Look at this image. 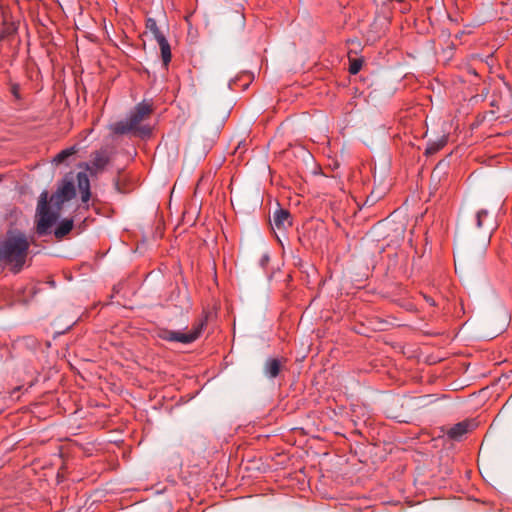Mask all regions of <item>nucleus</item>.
I'll list each match as a JSON object with an SVG mask.
<instances>
[{
    "instance_id": "1",
    "label": "nucleus",
    "mask_w": 512,
    "mask_h": 512,
    "mask_svg": "<svg viewBox=\"0 0 512 512\" xmlns=\"http://www.w3.org/2000/svg\"><path fill=\"white\" fill-rule=\"evenodd\" d=\"M75 196L74 184L70 181L64 182L51 196L50 202L52 208L48 205V192L43 191L40 194L37 207V233L39 235L47 234L48 230L54 225L60 215L61 206Z\"/></svg>"
},
{
    "instance_id": "2",
    "label": "nucleus",
    "mask_w": 512,
    "mask_h": 512,
    "mask_svg": "<svg viewBox=\"0 0 512 512\" xmlns=\"http://www.w3.org/2000/svg\"><path fill=\"white\" fill-rule=\"evenodd\" d=\"M151 112V105L145 102H141L136 105L126 120L118 121L112 124L110 129L114 134L123 135L133 132L142 137L149 136L151 132L150 127L140 124L151 114Z\"/></svg>"
},
{
    "instance_id": "3",
    "label": "nucleus",
    "mask_w": 512,
    "mask_h": 512,
    "mask_svg": "<svg viewBox=\"0 0 512 512\" xmlns=\"http://www.w3.org/2000/svg\"><path fill=\"white\" fill-rule=\"evenodd\" d=\"M29 243L21 233L9 234L0 245V259L14 264L19 271L25 263Z\"/></svg>"
},
{
    "instance_id": "4",
    "label": "nucleus",
    "mask_w": 512,
    "mask_h": 512,
    "mask_svg": "<svg viewBox=\"0 0 512 512\" xmlns=\"http://www.w3.org/2000/svg\"><path fill=\"white\" fill-rule=\"evenodd\" d=\"M205 324L206 321L201 319L193 323L189 332L167 331L165 332L164 339L171 342H180L183 344L192 343L201 335Z\"/></svg>"
},
{
    "instance_id": "5",
    "label": "nucleus",
    "mask_w": 512,
    "mask_h": 512,
    "mask_svg": "<svg viewBox=\"0 0 512 512\" xmlns=\"http://www.w3.org/2000/svg\"><path fill=\"white\" fill-rule=\"evenodd\" d=\"M273 229L286 230L292 226V220L290 212L283 208H278L273 213V219L271 222Z\"/></svg>"
},
{
    "instance_id": "6",
    "label": "nucleus",
    "mask_w": 512,
    "mask_h": 512,
    "mask_svg": "<svg viewBox=\"0 0 512 512\" xmlns=\"http://www.w3.org/2000/svg\"><path fill=\"white\" fill-rule=\"evenodd\" d=\"M109 162V156L106 151H98L96 152L90 164H87L86 168L91 174H97L102 171Z\"/></svg>"
},
{
    "instance_id": "7",
    "label": "nucleus",
    "mask_w": 512,
    "mask_h": 512,
    "mask_svg": "<svg viewBox=\"0 0 512 512\" xmlns=\"http://www.w3.org/2000/svg\"><path fill=\"white\" fill-rule=\"evenodd\" d=\"M474 427L471 421H462L452 426L447 431V436L453 440H460L465 434L471 431Z\"/></svg>"
},
{
    "instance_id": "8",
    "label": "nucleus",
    "mask_w": 512,
    "mask_h": 512,
    "mask_svg": "<svg viewBox=\"0 0 512 512\" xmlns=\"http://www.w3.org/2000/svg\"><path fill=\"white\" fill-rule=\"evenodd\" d=\"M77 185L81 193V200L83 203H87L90 200V181L88 175L85 172H79L77 174Z\"/></svg>"
},
{
    "instance_id": "9",
    "label": "nucleus",
    "mask_w": 512,
    "mask_h": 512,
    "mask_svg": "<svg viewBox=\"0 0 512 512\" xmlns=\"http://www.w3.org/2000/svg\"><path fill=\"white\" fill-rule=\"evenodd\" d=\"M281 360L277 358L268 359L265 363V374L270 378H276L281 370Z\"/></svg>"
},
{
    "instance_id": "10",
    "label": "nucleus",
    "mask_w": 512,
    "mask_h": 512,
    "mask_svg": "<svg viewBox=\"0 0 512 512\" xmlns=\"http://www.w3.org/2000/svg\"><path fill=\"white\" fill-rule=\"evenodd\" d=\"M448 142V136L442 135L438 137L436 140H432L428 142L427 148H426V154L432 155L437 153L439 150H441Z\"/></svg>"
},
{
    "instance_id": "11",
    "label": "nucleus",
    "mask_w": 512,
    "mask_h": 512,
    "mask_svg": "<svg viewBox=\"0 0 512 512\" xmlns=\"http://www.w3.org/2000/svg\"><path fill=\"white\" fill-rule=\"evenodd\" d=\"M73 228V220L65 219L59 223L57 228L55 229V237L58 239H62L66 236Z\"/></svg>"
},
{
    "instance_id": "12",
    "label": "nucleus",
    "mask_w": 512,
    "mask_h": 512,
    "mask_svg": "<svg viewBox=\"0 0 512 512\" xmlns=\"http://www.w3.org/2000/svg\"><path fill=\"white\" fill-rule=\"evenodd\" d=\"M160 50H161V56L162 60L165 66L168 65V63L171 61V50L170 45L166 39V37H160V39L157 41Z\"/></svg>"
},
{
    "instance_id": "13",
    "label": "nucleus",
    "mask_w": 512,
    "mask_h": 512,
    "mask_svg": "<svg viewBox=\"0 0 512 512\" xmlns=\"http://www.w3.org/2000/svg\"><path fill=\"white\" fill-rule=\"evenodd\" d=\"M146 28L153 34L156 41L160 39V37H165L164 34L158 28L157 22L155 19L148 18L146 21Z\"/></svg>"
},
{
    "instance_id": "14",
    "label": "nucleus",
    "mask_w": 512,
    "mask_h": 512,
    "mask_svg": "<svg viewBox=\"0 0 512 512\" xmlns=\"http://www.w3.org/2000/svg\"><path fill=\"white\" fill-rule=\"evenodd\" d=\"M75 152H76L75 147H70V148L64 149L55 156L54 162L62 163L66 158L73 155Z\"/></svg>"
},
{
    "instance_id": "15",
    "label": "nucleus",
    "mask_w": 512,
    "mask_h": 512,
    "mask_svg": "<svg viewBox=\"0 0 512 512\" xmlns=\"http://www.w3.org/2000/svg\"><path fill=\"white\" fill-rule=\"evenodd\" d=\"M489 217L487 210H480L476 214V225L478 228H482L485 224L486 219Z\"/></svg>"
},
{
    "instance_id": "16",
    "label": "nucleus",
    "mask_w": 512,
    "mask_h": 512,
    "mask_svg": "<svg viewBox=\"0 0 512 512\" xmlns=\"http://www.w3.org/2000/svg\"><path fill=\"white\" fill-rule=\"evenodd\" d=\"M361 69V63L357 60H355L354 62L351 63L350 65V68H349V72L351 74H357Z\"/></svg>"
},
{
    "instance_id": "17",
    "label": "nucleus",
    "mask_w": 512,
    "mask_h": 512,
    "mask_svg": "<svg viewBox=\"0 0 512 512\" xmlns=\"http://www.w3.org/2000/svg\"><path fill=\"white\" fill-rule=\"evenodd\" d=\"M424 299L426 300V302H427L429 305H431V306H434V305H435V302H434V300H433L431 297H429V296H424Z\"/></svg>"
},
{
    "instance_id": "18",
    "label": "nucleus",
    "mask_w": 512,
    "mask_h": 512,
    "mask_svg": "<svg viewBox=\"0 0 512 512\" xmlns=\"http://www.w3.org/2000/svg\"><path fill=\"white\" fill-rule=\"evenodd\" d=\"M398 2H403L404 0H397Z\"/></svg>"
}]
</instances>
